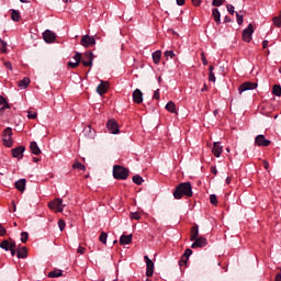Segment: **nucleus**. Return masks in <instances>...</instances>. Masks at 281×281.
Instances as JSON below:
<instances>
[{
    "mask_svg": "<svg viewBox=\"0 0 281 281\" xmlns=\"http://www.w3.org/2000/svg\"><path fill=\"white\" fill-rule=\"evenodd\" d=\"M183 196H192V184L190 182L180 183L173 191L175 199H182Z\"/></svg>",
    "mask_w": 281,
    "mask_h": 281,
    "instance_id": "1",
    "label": "nucleus"
},
{
    "mask_svg": "<svg viewBox=\"0 0 281 281\" xmlns=\"http://www.w3.org/2000/svg\"><path fill=\"white\" fill-rule=\"evenodd\" d=\"M113 177L114 179H121L122 181H126V179H128V169L120 165H114Z\"/></svg>",
    "mask_w": 281,
    "mask_h": 281,
    "instance_id": "2",
    "label": "nucleus"
},
{
    "mask_svg": "<svg viewBox=\"0 0 281 281\" xmlns=\"http://www.w3.org/2000/svg\"><path fill=\"white\" fill-rule=\"evenodd\" d=\"M2 142L4 143V146H7V148H12V144H14V142L12 140V127H5L3 130Z\"/></svg>",
    "mask_w": 281,
    "mask_h": 281,
    "instance_id": "3",
    "label": "nucleus"
},
{
    "mask_svg": "<svg viewBox=\"0 0 281 281\" xmlns=\"http://www.w3.org/2000/svg\"><path fill=\"white\" fill-rule=\"evenodd\" d=\"M48 207L55 212H63V210H65V204H63V199L57 198L48 203Z\"/></svg>",
    "mask_w": 281,
    "mask_h": 281,
    "instance_id": "4",
    "label": "nucleus"
},
{
    "mask_svg": "<svg viewBox=\"0 0 281 281\" xmlns=\"http://www.w3.org/2000/svg\"><path fill=\"white\" fill-rule=\"evenodd\" d=\"M241 36L245 43H251V38L254 36V24H248V26L243 31Z\"/></svg>",
    "mask_w": 281,
    "mask_h": 281,
    "instance_id": "5",
    "label": "nucleus"
},
{
    "mask_svg": "<svg viewBox=\"0 0 281 281\" xmlns=\"http://www.w3.org/2000/svg\"><path fill=\"white\" fill-rule=\"evenodd\" d=\"M106 128L112 135H117V133H120V125H117V121L114 119L108 121Z\"/></svg>",
    "mask_w": 281,
    "mask_h": 281,
    "instance_id": "6",
    "label": "nucleus"
},
{
    "mask_svg": "<svg viewBox=\"0 0 281 281\" xmlns=\"http://www.w3.org/2000/svg\"><path fill=\"white\" fill-rule=\"evenodd\" d=\"M146 262V276L147 278H153V273H155V262L150 260L148 256H144Z\"/></svg>",
    "mask_w": 281,
    "mask_h": 281,
    "instance_id": "7",
    "label": "nucleus"
},
{
    "mask_svg": "<svg viewBox=\"0 0 281 281\" xmlns=\"http://www.w3.org/2000/svg\"><path fill=\"white\" fill-rule=\"evenodd\" d=\"M25 153V146L21 145L11 149V155L14 159H23V154Z\"/></svg>",
    "mask_w": 281,
    "mask_h": 281,
    "instance_id": "8",
    "label": "nucleus"
},
{
    "mask_svg": "<svg viewBox=\"0 0 281 281\" xmlns=\"http://www.w3.org/2000/svg\"><path fill=\"white\" fill-rule=\"evenodd\" d=\"M80 44L82 45V47H93V45H95V37L91 35H83L81 37Z\"/></svg>",
    "mask_w": 281,
    "mask_h": 281,
    "instance_id": "9",
    "label": "nucleus"
},
{
    "mask_svg": "<svg viewBox=\"0 0 281 281\" xmlns=\"http://www.w3.org/2000/svg\"><path fill=\"white\" fill-rule=\"evenodd\" d=\"M258 83H254V82H244L239 86L238 91L239 93H245V91H254V89H257Z\"/></svg>",
    "mask_w": 281,
    "mask_h": 281,
    "instance_id": "10",
    "label": "nucleus"
},
{
    "mask_svg": "<svg viewBox=\"0 0 281 281\" xmlns=\"http://www.w3.org/2000/svg\"><path fill=\"white\" fill-rule=\"evenodd\" d=\"M199 247H207V239L205 237H196L194 243L191 245L192 249H199Z\"/></svg>",
    "mask_w": 281,
    "mask_h": 281,
    "instance_id": "11",
    "label": "nucleus"
},
{
    "mask_svg": "<svg viewBox=\"0 0 281 281\" xmlns=\"http://www.w3.org/2000/svg\"><path fill=\"white\" fill-rule=\"evenodd\" d=\"M83 67H92L93 66V53L88 52L85 55V58L81 60Z\"/></svg>",
    "mask_w": 281,
    "mask_h": 281,
    "instance_id": "12",
    "label": "nucleus"
},
{
    "mask_svg": "<svg viewBox=\"0 0 281 281\" xmlns=\"http://www.w3.org/2000/svg\"><path fill=\"white\" fill-rule=\"evenodd\" d=\"M255 143L257 144V146H269L271 144V140L267 139L265 137V135L260 134L258 136H256L255 138Z\"/></svg>",
    "mask_w": 281,
    "mask_h": 281,
    "instance_id": "13",
    "label": "nucleus"
},
{
    "mask_svg": "<svg viewBox=\"0 0 281 281\" xmlns=\"http://www.w3.org/2000/svg\"><path fill=\"white\" fill-rule=\"evenodd\" d=\"M43 38H44L45 43H54L56 41V33H54L49 30H46L43 33Z\"/></svg>",
    "mask_w": 281,
    "mask_h": 281,
    "instance_id": "14",
    "label": "nucleus"
},
{
    "mask_svg": "<svg viewBox=\"0 0 281 281\" xmlns=\"http://www.w3.org/2000/svg\"><path fill=\"white\" fill-rule=\"evenodd\" d=\"M133 102H135L136 104H142V102H144V93L142 92V90L139 89L134 90Z\"/></svg>",
    "mask_w": 281,
    "mask_h": 281,
    "instance_id": "15",
    "label": "nucleus"
},
{
    "mask_svg": "<svg viewBox=\"0 0 281 281\" xmlns=\"http://www.w3.org/2000/svg\"><path fill=\"white\" fill-rule=\"evenodd\" d=\"M212 153L215 157H221V155L223 154V146L221 145V143L213 144Z\"/></svg>",
    "mask_w": 281,
    "mask_h": 281,
    "instance_id": "16",
    "label": "nucleus"
},
{
    "mask_svg": "<svg viewBox=\"0 0 281 281\" xmlns=\"http://www.w3.org/2000/svg\"><path fill=\"white\" fill-rule=\"evenodd\" d=\"M192 254V249L187 248L183 252V256L181 260L179 261L180 267H183V265L188 263V260L190 259V255Z\"/></svg>",
    "mask_w": 281,
    "mask_h": 281,
    "instance_id": "17",
    "label": "nucleus"
},
{
    "mask_svg": "<svg viewBox=\"0 0 281 281\" xmlns=\"http://www.w3.org/2000/svg\"><path fill=\"white\" fill-rule=\"evenodd\" d=\"M131 243H133V235H122L120 237V244L121 245H131Z\"/></svg>",
    "mask_w": 281,
    "mask_h": 281,
    "instance_id": "18",
    "label": "nucleus"
},
{
    "mask_svg": "<svg viewBox=\"0 0 281 281\" xmlns=\"http://www.w3.org/2000/svg\"><path fill=\"white\" fill-rule=\"evenodd\" d=\"M212 16L216 25H221V11L218 9L215 8L212 10Z\"/></svg>",
    "mask_w": 281,
    "mask_h": 281,
    "instance_id": "19",
    "label": "nucleus"
},
{
    "mask_svg": "<svg viewBox=\"0 0 281 281\" xmlns=\"http://www.w3.org/2000/svg\"><path fill=\"white\" fill-rule=\"evenodd\" d=\"M25 183L26 180L25 179H20L15 182V188L16 190H19V192H25Z\"/></svg>",
    "mask_w": 281,
    "mask_h": 281,
    "instance_id": "20",
    "label": "nucleus"
},
{
    "mask_svg": "<svg viewBox=\"0 0 281 281\" xmlns=\"http://www.w3.org/2000/svg\"><path fill=\"white\" fill-rule=\"evenodd\" d=\"M31 153L33 155H38L41 153V148L38 147V144L36 142H31L30 144Z\"/></svg>",
    "mask_w": 281,
    "mask_h": 281,
    "instance_id": "21",
    "label": "nucleus"
},
{
    "mask_svg": "<svg viewBox=\"0 0 281 281\" xmlns=\"http://www.w3.org/2000/svg\"><path fill=\"white\" fill-rule=\"evenodd\" d=\"M0 247H1V249H4V251H10V249H11L12 247H16V245H15V244H11V243L8 241V240H3V241L0 244Z\"/></svg>",
    "mask_w": 281,
    "mask_h": 281,
    "instance_id": "22",
    "label": "nucleus"
},
{
    "mask_svg": "<svg viewBox=\"0 0 281 281\" xmlns=\"http://www.w3.org/2000/svg\"><path fill=\"white\" fill-rule=\"evenodd\" d=\"M151 58L155 63V65H159L160 60H161V50H156L151 54Z\"/></svg>",
    "mask_w": 281,
    "mask_h": 281,
    "instance_id": "23",
    "label": "nucleus"
},
{
    "mask_svg": "<svg viewBox=\"0 0 281 281\" xmlns=\"http://www.w3.org/2000/svg\"><path fill=\"white\" fill-rule=\"evenodd\" d=\"M196 238H199V225H194L191 228V240H196Z\"/></svg>",
    "mask_w": 281,
    "mask_h": 281,
    "instance_id": "24",
    "label": "nucleus"
},
{
    "mask_svg": "<svg viewBox=\"0 0 281 281\" xmlns=\"http://www.w3.org/2000/svg\"><path fill=\"white\" fill-rule=\"evenodd\" d=\"M16 258L19 259L27 258V248L22 247L20 250H18Z\"/></svg>",
    "mask_w": 281,
    "mask_h": 281,
    "instance_id": "25",
    "label": "nucleus"
},
{
    "mask_svg": "<svg viewBox=\"0 0 281 281\" xmlns=\"http://www.w3.org/2000/svg\"><path fill=\"white\" fill-rule=\"evenodd\" d=\"M165 109H167L169 111V113H177V105L172 101H169L166 104Z\"/></svg>",
    "mask_w": 281,
    "mask_h": 281,
    "instance_id": "26",
    "label": "nucleus"
},
{
    "mask_svg": "<svg viewBox=\"0 0 281 281\" xmlns=\"http://www.w3.org/2000/svg\"><path fill=\"white\" fill-rule=\"evenodd\" d=\"M31 80L30 78L25 77L24 79L19 81L20 89H27V86L30 85Z\"/></svg>",
    "mask_w": 281,
    "mask_h": 281,
    "instance_id": "27",
    "label": "nucleus"
},
{
    "mask_svg": "<svg viewBox=\"0 0 281 281\" xmlns=\"http://www.w3.org/2000/svg\"><path fill=\"white\" fill-rule=\"evenodd\" d=\"M11 19L12 21H14L15 23H19V21H21V13H19L18 10H13L11 12Z\"/></svg>",
    "mask_w": 281,
    "mask_h": 281,
    "instance_id": "28",
    "label": "nucleus"
},
{
    "mask_svg": "<svg viewBox=\"0 0 281 281\" xmlns=\"http://www.w3.org/2000/svg\"><path fill=\"white\" fill-rule=\"evenodd\" d=\"M132 181L136 186H142V183H144V178L139 175H136V176H133Z\"/></svg>",
    "mask_w": 281,
    "mask_h": 281,
    "instance_id": "29",
    "label": "nucleus"
},
{
    "mask_svg": "<svg viewBox=\"0 0 281 281\" xmlns=\"http://www.w3.org/2000/svg\"><path fill=\"white\" fill-rule=\"evenodd\" d=\"M63 276V270H53L48 273V278H60Z\"/></svg>",
    "mask_w": 281,
    "mask_h": 281,
    "instance_id": "30",
    "label": "nucleus"
},
{
    "mask_svg": "<svg viewBox=\"0 0 281 281\" xmlns=\"http://www.w3.org/2000/svg\"><path fill=\"white\" fill-rule=\"evenodd\" d=\"M272 93L277 98H280V95H281V86L280 85H274L273 88H272Z\"/></svg>",
    "mask_w": 281,
    "mask_h": 281,
    "instance_id": "31",
    "label": "nucleus"
},
{
    "mask_svg": "<svg viewBox=\"0 0 281 281\" xmlns=\"http://www.w3.org/2000/svg\"><path fill=\"white\" fill-rule=\"evenodd\" d=\"M97 93H99V95H102L103 93H106V85L100 83L97 87Z\"/></svg>",
    "mask_w": 281,
    "mask_h": 281,
    "instance_id": "32",
    "label": "nucleus"
},
{
    "mask_svg": "<svg viewBox=\"0 0 281 281\" xmlns=\"http://www.w3.org/2000/svg\"><path fill=\"white\" fill-rule=\"evenodd\" d=\"M106 238H109V235L105 232H102L99 237V240L100 243H102V245H106Z\"/></svg>",
    "mask_w": 281,
    "mask_h": 281,
    "instance_id": "33",
    "label": "nucleus"
},
{
    "mask_svg": "<svg viewBox=\"0 0 281 281\" xmlns=\"http://www.w3.org/2000/svg\"><path fill=\"white\" fill-rule=\"evenodd\" d=\"M272 21H273V25H276V27H281V15L274 16L272 19Z\"/></svg>",
    "mask_w": 281,
    "mask_h": 281,
    "instance_id": "34",
    "label": "nucleus"
},
{
    "mask_svg": "<svg viewBox=\"0 0 281 281\" xmlns=\"http://www.w3.org/2000/svg\"><path fill=\"white\" fill-rule=\"evenodd\" d=\"M72 168H75L77 170H87V168L85 167V165H82V162H75L72 165Z\"/></svg>",
    "mask_w": 281,
    "mask_h": 281,
    "instance_id": "35",
    "label": "nucleus"
},
{
    "mask_svg": "<svg viewBox=\"0 0 281 281\" xmlns=\"http://www.w3.org/2000/svg\"><path fill=\"white\" fill-rule=\"evenodd\" d=\"M27 238H30V234L27 232L21 233V243H27Z\"/></svg>",
    "mask_w": 281,
    "mask_h": 281,
    "instance_id": "36",
    "label": "nucleus"
},
{
    "mask_svg": "<svg viewBox=\"0 0 281 281\" xmlns=\"http://www.w3.org/2000/svg\"><path fill=\"white\" fill-rule=\"evenodd\" d=\"M0 106L2 110L8 109V101H5V98H3L1 95H0Z\"/></svg>",
    "mask_w": 281,
    "mask_h": 281,
    "instance_id": "37",
    "label": "nucleus"
},
{
    "mask_svg": "<svg viewBox=\"0 0 281 281\" xmlns=\"http://www.w3.org/2000/svg\"><path fill=\"white\" fill-rule=\"evenodd\" d=\"M210 203H211V205H217L218 204V201L216 199V194H211L210 195Z\"/></svg>",
    "mask_w": 281,
    "mask_h": 281,
    "instance_id": "38",
    "label": "nucleus"
},
{
    "mask_svg": "<svg viewBox=\"0 0 281 281\" xmlns=\"http://www.w3.org/2000/svg\"><path fill=\"white\" fill-rule=\"evenodd\" d=\"M72 58L75 63H80L82 60V55L80 54V52H76Z\"/></svg>",
    "mask_w": 281,
    "mask_h": 281,
    "instance_id": "39",
    "label": "nucleus"
},
{
    "mask_svg": "<svg viewBox=\"0 0 281 281\" xmlns=\"http://www.w3.org/2000/svg\"><path fill=\"white\" fill-rule=\"evenodd\" d=\"M131 218H133L134 221H139V218H142V213L134 212L131 214Z\"/></svg>",
    "mask_w": 281,
    "mask_h": 281,
    "instance_id": "40",
    "label": "nucleus"
},
{
    "mask_svg": "<svg viewBox=\"0 0 281 281\" xmlns=\"http://www.w3.org/2000/svg\"><path fill=\"white\" fill-rule=\"evenodd\" d=\"M223 3H225V0H213L212 5H214L215 8H221Z\"/></svg>",
    "mask_w": 281,
    "mask_h": 281,
    "instance_id": "41",
    "label": "nucleus"
},
{
    "mask_svg": "<svg viewBox=\"0 0 281 281\" xmlns=\"http://www.w3.org/2000/svg\"><path fill=\"white\" fill-rule=\"evenodd\" d=\"M80 66V61H68V67H70V69H76V67Z\"/></svg>",
    "mask_w": 281,
    "mask_h": 281,
    "instance_id": "42",
    "label": "nucleus"
},
{
    "mask_svg": "<svg viewBox=\"0 0 281 281\" xmlns=\"http://www.w3.org/2000/svg\"><path fill=\"white\" fill-rule=\"evenodd\" d=\"M0 43H1V52L3 53V54H5V49H7V47H8V43H5V41H3L2 38H0Z\"/></svg>",
    "mask_w": 281,
    "mask_h": 281,
    "instance_id": "43",
    "label": "nucleus"
},
{
    "mask_svg": "<svg viewBox=\"0 0 281 281\" xmlns=\"http://www.w3.org/2000/svg\"><path fill=\"white\" fill-rule=\"evenodd\" d=\"M227 12H229L231 14H236L235 8L233 4H227Z\"/></svg>",
    "mask_w": 281,
    "mask_h": 281,
    "instance_id": "44",
    "label": "nucleus"
},
{
    "mask_svg": "<svg viewBox=\"0 0 281 281\" xmlns=\"http://www.w3.org/2000/svg\"><path fill=\"white\" fill-rule=\"evenodd\" d=\"M27 117H29V120H36V117H37L36 112L29 111Z\"/></svg>",
    "mask_w": 281,
    "mask_h": 281,
    "instance_id": "45",
    "label": "nucleus"
},
{
    "mask_svg": "<svg viewBox=\"0 0 281 281\" xmlns=\"http://www.w3.org/2000/svg\"><path fill=\"white\" fill-rule=\"evenodd\" d=\"M236 19H237V23H238L239 25H241V24H243V22H244V18H243V15H241V14H239L238 12H236Z\"/></svg>",
    "mask_w": 281,
    "mask_h": 281,
    "instance_id": "46",
    "label": "nucleus"
},
{
    "mask_svg": "<svg viewBox=\"0 0 281 281\" xmlns=\"http://www.w3.org/2000/svg\"><path fill=\"white\" fill-rule=\"evenodd\" d=\"M58 227H59L60 232H63L65 229V227H66L65 221L59 220L58 221Z\"/></svg>",
    "mask_w": 281,
    "mask_h": 281,
    "instance_id": "47",
    "label": "nucleus"
},
{
    "mask_svg": "<svg viewBox=\"0 0 281 281\" xmlns=\"http://www.w3.org/2000/svg\"><path fill=\"white\" fill-rule=\"evenodd\" d=\"M209 81L216 82V76L214 75V72H209Z\"/></svg>",
    "mask_w": 281,
    "mask_h": 281,
    "instance_id": "48",
    "label": "nucleus"
},
{
    "mask_svg": "<svg viewBox=\"0 0 281 281\" xmlns=\"http://www.w3.org/2000/svg\"><path fill=\"white\" fill-rule=\"evenodd\" d=\"M165 56H166V58H172L175 56V52L173 50H167V52H165Z\"/></svg>",
    "mask_w": 281,
    "mask_h": 281,
    "instance_id": "49",
    "label": "nucleus"
},
{
    "mask_svg": "<svg viewBox=\"0 0 281 281\" xmlns=\"http://www.w3.org/2000/svg\"><path fill=\"white\" fill-rule=\"evenodd\" d=\"M85 133H90V134H88V137H93V134H92V132H91V127H90V125H88L87 127H85Z\"/></svg>",
    "mask_w": 281,
    "mask_h": 281,
    "instance_id": "50",
    "label": "nucleus"
},
{
    "mask_svg": "<svg viewBox=\"0 0 281 281\" xmlns=\"http://www.w3.org/2000/svg\"><path fill=\"white\" fill-rule=\"evenodd\" d=\"M201 58H202V64L204 66H207V58H205V54L204 53L201 54Z\"/></svg>",
    "mask_w": 281,
    "mask_h": 281,
    "instance_id": "51",
    "label": "nucleus"
},
{
    "mask_svg": "<svg viewBox=\"0 0 281 281\" xmlns=\"http://www.w3.org/2000/svg\"><path fill=\"white\" fill-rule=\"evenodd\" d=\"M7 231L5 227H3V225L0 224V236H5Z\"/></svg>",
    "mask_w": 281,
    "mask_h": 281,
    "instance_id": "52",
    "label": "nucleus"
},
{
    "mask_svg": "<svg viewBox=\"0 0 281 281\" xmlns=\"http://www.w3.org/2000/svg\"><path fill=\"white\" fill-rule=\"evenodd\" d=\"M154 100H159V89H157L156 91H154Z\"/></svg>",
    "mask_w": 281,
    "mask_h": 281,
    "instance_id": "53",
    "label": "nucleus"
},
{
    "mask_svg": "<svg viewBox=\"0 0 281 281\" xmlns=\"http://www.w3.org/2000/svg\"><path fill=\"white\" fill-rule=\"evenodd\" d=\"M85 250H86V248L85 247H82V246H79L78 247V249H77V254H85Z\"/></svg>",
    "mask_w": 281,
    "mask_h": 281,
    "instance_id": "54",
    "label": "nucleus"
},
{
    "mask_svg": "<svg viewBox=\"0 0 281 281\" xmlns=\"http://www.w3.org/2000/svg\"><path fill=\"white\" fill-rule=\"evenodd\" d=\"M191 1H192L193 5L199 7V5H201L202 0H191Z\"/></svg>",
    "mask_w": 281,
    "mask_h": 281,
    "instance_id": "55",
    "label": "nucleus"
},
{
    "mask_svg": "<svg viewBox=\"0 0 281 281\" xmlns=\"http://www.w3.org/2000/svg\"><path fill=\"white\" fill-rule=\"evenodd\" d=\"M262 47H263V49H267V47H269V41L265 40L262 42Z\"/></svg>",
    "mask_w": 281,
    "mask_h": 281,
    "instance_id": "56",
    "label": "nucleus"
},
{
    "mask_svg": "<svg viewBox=\"0 0 281 281\" xmlns=\"http://www.w3.org/2000/svg\"><path fill=\"white\" fill-rule=\"evenodd\" d=\"M224 23H232V18H229L228 15H225Z\"/></svg>",
    "mask_w": 281,
    "mask_h": 281,
    "instance_id": "57",
    "label": "nucleus"
},
{
    "mask_svg": "<svg viewBox=\"0 0 281 281\" xmlns=\"http://www.w3.org/2000/svg\"><path fill=\"white\" fill-rule=\"evenodd\" d=\"M177 5H184L186 0H176Z\"/></svg>",
    "mask_w": 281,
    "mask_h": 281,
    "instance_id": "58",
    "label": "nucleus"
},
{
    "mask_svg": "<svg viewBox=\"0 0 281 281\" xmlns=\"http://www.w3.org/2000/svg\"><path fill=\"white\" fill-rule=\"evenodd\" d=\"M9 251H11V256H16V250L14 247L9 248Z\"/></svg>",
    "mask_w": 281,
    "mask_h": 281,
    "instance_id": "59",
    "label": "nucleus"
},
{
    "mask_svg": "<svg viewBox=\"0 0 281 281\" xmlns=\"http://www.w3.org/2000/svg\"><path fill=\"white\" fill-rule=\"evenodd\" d=\"M7 69L12 70V64L10 61L4 63Z\"/></svg>",
    "mask_w": 281,
    "mask_h": 281,
    "instance_id": "60",
    "label": "nucleus"
},
{
    "mask_svg": "<svg viewBox=\"0 0 281 281\" xmlns=\"http://www.w3.org/2000/svg\"><path fill=\"white\" fill-rule=\"evenodd\" d=\"M211 172H212L213 175H218V170L216 169V167H212V168H211Z\"/></svg>",
    "mask_w": 281,
    "mask_h": 281,
    "instance_id": "61",
    "label": "nucleus"
},
{
    "mask_svg": "<svg viewBox=\"0 0 281 281\" xmlns=\"http://www.w3.org/2000/svg\"><path fill=\"white\" fill-rule=\"evenodd\" d=\"M12 207H13L12 212H16V203L14 201H12Z\"/></svg>",
    "mask_w": 281,
    "mask_h": 281,
    "instance_id": "62",
    "label": "nucleus"
},
{
    "mask_svg": "<svg viewBox=\"0 0 281 281\" xmlns=\"http://www.w3.org/2000/svg\"><path fill=\"white\" fill-rule=\"evenodd\" d=\"M209 71H210V74H214V66L211 65V66L209 67Z\"/></svg>",
    "mask_w": 281,
    "mask_h": 281,
    "instance_id": "63",
    "label": "nucleus"
},
{
    "mask_svg": "<svg viewBox=\"0 0 281 281\" xmlns=\"http://www.w3.org/2000/svg\"><path fill=\"white\" fill-rule=\"evenodd\" d=\"M276 281H281V274L280 273L276 276Z\"/></svg>",
    "mask_w": 281,
    "mask_h": 281,
    "instance_id": "64",
    "label": "nucleus"
}]
</instances>
